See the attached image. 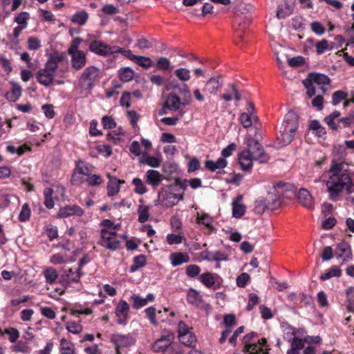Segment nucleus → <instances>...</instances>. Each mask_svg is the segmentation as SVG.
I'll list each match as a JSON object with an SVG mask.
<instances>
[{
  "mask_svg": "<svg viewBox=\"0 0 354 354\" xmlns=\"http://www.w3.org/2000/svg\"><path fill=\"white\" fill-rule=\"evenodd\" d=\"M192 102V96L186 84L180 85L174 84L172 86V92L167 95L165 106L170 111H177L178 115L183 117L186 111L183 107L189 105Z\"/></svg>",
  "mask_w": 354,
  "mask_h": 354,
  "instance_id": "1",
  "label": "nucleus"
},
{
  "mask_svg": "<svg viewBox=\"0 0 354 354\" xmlns=\"http://www.w3.org/2000/svg\"><path fill=\"white\" fill-rule=\"evenodd\" d=\"M180 178H172L167 185H163L160 190V197L162 198L163 207H173L183 198L185 189L184 183H178Z\"/></svg>",
  "mask_w": 354,
  "mask_h": 354,
  "instance_id": "2",
  "label": "nucleus"
},
{
  "mask_svg": "<svg viewBox=\"0 0 354 354\" xmlns=\"http://www.w3.org/2000/svg\"><path fill=\"white\" fill-rule=\"evenodd\" d=\"M298 127L297 115L292 111L288 112L281 128L280 135L277 136V140L282 146H286L292 141Z\"/></svg>",
  "mask_w": 354,
  "mask_h": 354,
  "instance_id": "3",
  "label": "nucleus"
},
{
  "mask_svg": "<svg viewBox=\"0 0 354 354\" xmlns=\"http://www.w3.org/2000/svg\"><path fill=\"white\" fill-rule=\"evenodd\" d=\"M273 192H269L271 197L278 196L281 202V196L283 198L291 199L297 194V187L292 183L279 181L273 185Z\"/></svg>",
  "mask_w": 354,
  "mask_h": 354,
  "instance_id": "4",
  "label": "nucleus"
},
{
  "mask_svg": "<svg viewBox=\"0 0 354 354\" xmlns=\"http://www.w3.org/2000/svg\"><path fill=\"white\" fill-rule=\"evenodd\" d=\"M281 206L278 196L274 198L268 195V198L262 196L257 198L254 204V212L257 215H262L266 209L274 210Z\"/></svg>",
  "mask_w": 354,
  "mask_h": 354,
  "instance_id": "5",
  "label": "nucleus"
},
{
  "mask_svg": "<svg viewBox=\"0 0 354 354\" xmlns=\"http://www.w3.org/2000/svg\"><path fill=\"white\" fill-rule=\"evenodd\" d=\"M100 69L95 66H90L86 68L79 79L80 86L82 89H91L98 80Z\"/></svg>",
  "mask_w": 354,
  "mask_h": 354,
  "instance_id": "6",
  "label": "nucleus"
},
{
  "mask_svg": "<svg viewBox=\"0 0 354 354\" xmlns=\"http://www.w3.org/2000/svg\"><path fill=\"white\" fill-rule=\"evenodd\" d=\"M270 346L265 337L259 339L252 344L243 346L242 351L245 354H270Z\"/></svg>",
  "mask_w": 354,
  "mask_h": 354,
  "instance_id": "7",
  "label": "nucleus"
},
{
  "mask_svg": "<svg viewBox=\"0 0 354 354\" xmlns=\"http://www.w3.org/2000/svg\"><path fill=\"white\" fill-rule=\"evenodd\" d=\"M250 138H248L246 139V148L241 149L238 155L239 162L241 165V169L243 171H250L253 166V164H252V159H250V158L255 151V149L250 148Z\"/></svg>",
  "mask_w": 354,
  "mask_h": 354,
  "instance_id": "8",
  "label": "nucleus"
},
{
  "mask_svg": "<svg viewBox=\"0 0 354 354\" xmlns=\"http://www.w3.org/2000/svg\"><path fill=\"white\" fill-rule=\"evenodd\" d=\"M250 148L254 149L255 151L252 155L250 159H252V164L254 161H257L259 163H266L269 159V155L266 153L263 146L254 138H250Z\"/></svg>",
  "mask_w": 354,
  "mask_h": 354,
  "instance_id": "9",
  "label": "nucleus"
},
{
  "mask_svg": "<svg viewBox=\"0 0 354 354\" xmlns=\"http://www.w3.org/2000/svg\"><path fill=\"white\" fill-rule=\"evenodd\" d=\"M200 281L207 288L213 290L219 289L223 282L222 278L216 273L210 272H203L200 275Z\"/></svg>",
  "mask_w": 354,
  "mask_h": 354,
  "instance_id": "10",
  "label": "nucleus"
},
{
  "mask_svg": "<svg viewBox=\"0 0 354 354\" xmlns=\"http://www.w3.org/2000/svg\"><path fill=\"white\" fill-rule=\"evenodd\" d=\"M187 301L192 306L200 307L205 311H208L211 309V306L205 302L199 292L192 288L187 291Z\"/></svg>",
  "mask_w": 354,
  "mask_h": 354,
  "instance_id": "11",
  "label": "nucleus"
},
{
  "mask_svg": "<svg viewBox=\"0 0 354 354\" xmlns=\"http://www.w3.org/2000/svg\"><path fill=\"white\" fill-rule=\"evenodd\" d=\"M98 244L112 251H115L120 247V241L111 237L109 234V230L106 228H102L100 230V239Z\"/></svg>",
  "mask_w": 354,
  "mask_h": 354,
  "instance_id": "12",
  "label": "nucleus"
},
{
  "mask_svg": "<svg viewBox=\"0 0 354 354\" xmlns=\"http://www.w3.org/2000/svg\"><path fill=\"white\" fill-rule=\"evenodd\" d=\"M129 305L124 300H120L115 308V314L117 317V323L122 326H126L129 319Z\"/></svg>",
  "mask_w": 354,
  "mask_h": 354,
  "instance_id": "13",
  "label": "nucleus"
},
{
  "mask_svg": "<svg viewBox=\"0 0 354 354\" xmlns=\"http://www.w3.org/2000/svg\"><path fill=\"white\" fill-rule=\"evenodd\" d=\"M327 180L326 185L327 190L329 193L330 200L336 202L339 200V194L344 189V184H342L343 178H337V180H333L334 178H330Z\"/></svg>",
  "mask_w": 354,
  "mask_h": 354,
  "instance_id": "14",
  "label": "nucleus"
},
{
  "mask_svg": "<svg viewBox=\"0 0 354 354\" xmlns=\"http://www.w3.org/2000/svg\"><path fill=\"white\" fill-rule=\"evenodd\" d=\"M174 339V335L171 332H167L155 341L152 345L153 351L156 353H163L172 344Z\"/></svg>",
  "mask_w": 354,
  "mask_h": 354,
  "instance_id": "15",
  "label": "nucleus"
},
{
  "mask_svg": "<svg viewBox=\"0 0 354 354\" xmlns=\"http://www.w3.org/2000/svg\"><path fill=\"white\" fill-rule=\"evenodd\" d=\"M37 79L39 84L43 86H50L55 77V71L50 69L48 66L44 65V67L37 73Z\"/></svg>",
  "mask_w": 354,
  "mask_h": 354,
  "instance_id": "16",
  "label": "nucleus"
},
{
  "mask_svg": "<svg viewBox=\"0 0 354 354\" xmlns=\"http://www.w3.org/2000/svg\"><path fill=\"white\" fill-rule=\"evenodd\" d=\"M111 341L117 348L130 347L136 342L134 338L130 334L122 335L119 333L113 334Z\"/></svg>",
  "mask_w": 354,
  "mask_h": 354,
  "instance_id": "17",
  "label": "nucleus"
},
{
  "mask_svg": "<svg viewBox=\"0 0 354 354\" xmlns=\"http://www.w3.org/2000/svg\"><path fill=\"white\" fill-rule=\"evenodd\" d=\"M335 256L337 259H341L343 262L352 259L353 253L351 245L346 241L338 243L335 248Z\"/></svg>",
  "mask_w": 354,
  "mask_h": 354,
  "instance_id": "18",
  "label": "nucleus"
},
{
  "mask_svg": "<svg viewBox=\"0 0 354 354\" xmlns=\"http://www.w3.org/2000/svg\"><path fill=\"white\" fill-rule=\"evenodd\" d=\"M329 171L336 177H350L351 175L349 165L345 162H333Z\"/></svg>",
  "mask_w": 354,
  "mask_h": 354,
  "instance_id": "19",
  "label": "nucleus"
},
{
  "mask_svg": "<svg viewBox=\"0 0 354 354\" xmlns=\"http://www.w3.org/2000/svg\"><path fill=\"white\" fill-rule=\"evenodd\" d=\"M84 210L78 205H66L63 207H61L58 212H57V216L59 218H67L71 216H82L84 214Z\"/></svg>",
  "mask_w": 354,
  "mask_h": 354,
  "instance_id": "20",
  "label": "nucleus"
},
{
  "mask_svg": "<svg viewBox=\"0 0 354 354\" xmlns=\"http://www.w3.org/2000/svg\"><path fill=\"white\" fill-rule=\"evenodd\" d=\"M84 274L82 272H77V269L73 270L69 269L66 272L65 274H62L60 277V283L63 286H69L71 283H78L81 277Z\"/></svg>",
  "mask_w": 354,
  "mask_h": 354,
  "instance_id": "21",
  "label": "nucleus"
},
{
  "mask_svg": "<svg viewBox=\"0 0 354 354\" xmlns=\"http://www.w3.org/2000/svg\"><path fill=\"white\" fill-rule=\"evenodd\" d=\"M307 79L313 83V84L320 86V89L323 93L326 91V88L325 86L330 84L329 77L327 75L321 73H310L308 75Z\"/></svg>",
  "mask_w": 354,
  "mask_h": 354,
  "instance_id": "22",
  "label": "nucleus"
},
{
  "mask_svg": "<svg viewBox=\"0 0 354 354\" xmlns=\"http://www.w3.org/2000/svg\"><path fill=\"white\" fill-rule=\"evenodd\" d=\"M227 160L224 158H219L216 161L207 160L204 162V167L206 169L217 174H222L221 171L227 166Z\"/></svg>",
  "mask_w": 354,
  "mask_h": 354,
  "instance_id": "23",
  "label": "nucleus"
},
{
  "mask_svg": "<svg viewBox=\"0 0 354 354\" xmlns=\"http://www.w3.org/2000/svg\"><path fill=\"white\" fill-rule=\"evenodd\" d=\"M297 196L299 203L307 209H312L313 207L314 202L313 197L308 190L304 188L299 189Z\"/></svg>",
  "mask_w": 354,
  "mask_h": 354,
  "instance_id": "24",
  "label": "nucleus"
},
{
  "mask_svg": "<svg viewBox=\"0 0 354 354\" xmlns=\"http://www.w3.org/2000/svg\"><path fill=\"white\" fill-rule=\"evenodd\" d=\"M89 49L91 51L96 54L104 56L114 53L113 50H112L111 47L104 44L100 41H92L89 46Z\"/></svg>",
  "mask_w": 354,
  "mask_h": 354,
  "instance_id": "25",
  "label": "nucleus"
},
{
  "mask_svg": "<svg viewBox=\"0 0 354 354\" xmlns=\"http://www.w3.org/2000/svg\"><path fill=\"white\" fill-rule=\"evenodd\" d=\"M243 201V196L238 195L236 198L232 201V216L235 218H241L246 210V206L241 203Z\"/></svg>",
  "mask_w": 354,
  "mask_h": 354,
  "instance_id": "26",
  "label": "nucleus"
},
{
  "mask_svg": "<svg viewBox=\"0 0 354 354\" xmlns=\"http://www.w3.org/2000/svg\"><path fill=\"white\" fill-rule=\"evenodd\" d=\"M71 57V66L76 70H80L86 64V54L84 51L69 54Z\"/></svg>",
  "mask_w": 354,
  "mask_h": 354,
  "instance_id": "27",
  "label": "nucleus"
},
{
  "mask_svg": "<svg viewBox=\"0 0 354 354\" xmlns=\"http://www.w3.org/2000/svg\"><path fill=\"white\" fill-rule=\"evenodd\" d=\"M204 260H207L208 261H227L229 259V256L222 252L221 251H206L205 255L203 257Z\"/></svg>",
  "mask_w": 354,
  "mask_h": 354,
  "instance_id": "28",
  "label": "nucleus"
},
{
  "mask_svg": "<svg viewBox=\"0 0 354 354\" xmlns=\"http://www.w3.org/2000/svg\"><path fill=\"white\" fill-rule=\"evenodd\" d=\"M171 264L174 267L179 266L183 263H188L190 260V257L187 252H174L169 256Z\"/></svg>",
  "mask_w": 354,
  "mask_h": 354,
  "instance_id": "29",
  "label": "nucleus"
},
{
  "mask_svg": "<svg viewBox=\"0 0 354 354\" xmlns=\"http://www.w3.org/2000/svg\"><path fill=\"white\" fill-rule=\"evenodd\" d=\"M107 183V195L109 196H114L117 195L120 191V186L124 183L120 178H109Z\"/></svg>",
  "mask_w": 354,
  "mask_h": 354,
  "instance_id": "30",
  "label": "nucleus"
},
{
  "mask_svg": "<svg viewBox=\"0 0 354 354\" xmlns=\"http://www.w3.org/2000/svg\"><path fill=\"white\" fill-rule=\"evenodd\" d=\"M64 61V56L62 54L55 52L50 55L45 65L48 66L50 69H53L56 71L59 63Z\"/></svg>",
  "mask_w": 354,
  "mask_h": 354,
  "instance_id": "31",
  "label": "nucleus"
},
{
  "mask_svg": "<svg viewBox=\"0 0 354 354\" xmlns=\"http://www.w3.org/2000/svg\"><path fill=\"white\" fill-rule=\"evenodd\" d=\"M10 346V349L15 353H21L22 354H30L32 352V348L28 346V342L19 340Z\"/></svg>",
  "mask_w": 354,
  "mask_h": 354,
  "instance_id": "32",
  "label": "nucleus"
},
{
  "mask_svg": "<svg viewBox=\"0 0 354 354\" xmlns=\"http://www.w3.org/2000/svg\"><path fill=\"white\" fill-rule=\"evenodd\" d=\"M147 264V259L145 254H139L133 257V264L129 268V272L133 273L145 267Z\"/></svg>",
  "mask_w": 354,
  "mask_h": 354,
  "instance_id": "33",
  "label": "nucleus"
},
{
  "mask_svg": "<svg viewBox=\"0 0 354 354\" xmlns=\"http://www.w3.org/2000/svg\"><path fill=\"white\" fill-rule=\"evenodd\" d=\"M10 91L6 93V97L10 102H16L21 95V86L18 84L13 83Z\"/></svg>",
  "mask_w": 354,
  "mask_h": 354,
  "instance_id": "34",
  "label": "nucleus"
},
{
  "mask_svg": "<svg viewBox=\"0 0 354 354\" xmlns=\"http://www.w3.org/2000/svg\"><path fill=\"white\" fill-rule=\"evenodd\" d=\"M219 88V81L217 77H211L207 81L203 88L204 92H209L211 94H216Z\"/></svg>",
  "mask_w": 354,
  "mask_h": 354,
  "instance_id": "35",
  "label": "nucleus"
},
{
  "mask_svg": "<svg viewBox=\"0 0 354 354\" xmlns=\"http://www.w3.org/2000/svg\"><path fill=\"white\" fill-rule=\"evenodd\" d=\"M179 342L189 347V348H194L196 346V337L195 335L193 333H191L189 334H186V335H180Z\"/></svg>",
  "mask_w": 354,
  "mask_h": 354,
  "instance_id": "36",
  "label": "nucleus"
},
{
  "mask_svg": "<svg viewBox=\"0 0 354 354\" xmlns=\"http://www.w3.org/2000/svg\"><path fill=\"white\" fill-rule=\"evenodd\" d=\"M53 189L51 187H46L44 190V205L48 209H51L55 206V203L53 199Z\"/></svg>",
  "mask_w": 354,
  "mask_h": 354,
  "instance_id": "37",
  "label": "nucleus"
},
{
  "mask_svg": "<svg viewBox=\"0 0 354 354\" xmlns=\"http://www.w3.org/2000/svg\"><path fill=\"white\" fill-rule=\"evenodd\" d=\"M342 275V270L337 266H333L326 273L320 276L322 281H326L332 277H339Z\"/></svg>",
  "mask_w": 354,
  "mask_h": 354,
  "instance_id": "38",
  "label": "nucleus"
},
{
  "mask_svg": "<svg viewBox=\"0 0 354 354\" xmlns=\"http://www.w3.org/2000/svg\"><path fill=\"white\" fill-rule=\"evenodd\" d=\"M292 6L286 2L283 5L278 7L277 16L279 18L284 19L292 14Z\"/></svg>",
  "mask_w": 354,
  "mask_h": 354,
  "instance_id": "39",
  "label": "nucleus"
},
{
  "mask_svg": "<svg viewBox=\"0 0 354 354\" xmlns=\"http://www.w3.org/2000/svg\"><path fill=\"white\" fill-rule=\"evenodd\" d=\"M76 175L90 176V170L84 162H77L72 177H75Z\"/></svg>",
  "mask_w": 354,
  "mask_h": 354,
  "instance_id": "40",
  "label": "nucleus"
},
{
  "mask_svg": "<svg viewBox=\"0 0 354 354\" xmlns=\"http://www.w3.org/2000/svg\"><path fill=\"white\" fill-rule=\"evenodd\" d=\"M257 120V116H252L245 113H242L239 117L241 124L245 129L250 127L252 124V122Z\"/></svg>",
  "mask_w": 354,
  "mask_h": 354,
  "instance_id": "41",
  "label": "nucleus"
},
{
  "mask_svg": "<svg viewBox=\"0 0 354 354\" xmlns=\"http://www.w3.org/2000/svg\"><path fill=\"white\" fill-rule=\"evenodd\" d=\"M44 274L46 279V281L48 284L54 283L58 277V273L57 270L52 268H47L44 271Z\"/></svg>",
  "mask_w": 354,
  "mask_h": 354,
  "instance_id": "42",
  "label": "nucleus"
},
{
  "mask_svg": "<svg viewBox=\"0 0 354 354\" xmlns=\"http://www.w3.org/2000/svg\"><path fill=\"white\" fill-rule=\"evenodd\" d=\"M149 207L147 205H140L138 208V222L144 223L149 219Z\"/></svg>",
  "mask_w": 354,
  "mask_h": 354,
  "instance_id": "43",
  "label": "nucleus"
},
{
  "mask_svg": "<svg viewBox=\"0 0 354 354\" xmlns=\"http://www.w3.org/2000/svg\"><path fill=\"white\" fill-rule=\"evenodd\" d=\"M196 221L199 225H203L207 227H210L213 222V218L207 213H203L201 216L198 213Z\"/></svg>",
  "mask_w": 354,
  "mask_h": 354,
  "instance_id": "44",
  "label": "nucleus"
},
{
  "mask_svg": "<svg viewBox=\"0 0 354 354\" xmlns=\"http://www.w3.org/2000/svg\"><path fill=\"white\" fill-rule=\"evenodd\" d=\"M30 19V15L27 12H21L19 13L15 18L14 21L16 22L19 26L27 28L28 20Z\"/></svg>",
  "mask_w": 354,
  "mask_h": 354,
  "instance_id": "45",
  "label": "nucleus"
},
{
  "mask_svg": "<svg viewBox=\"0 0 354 354\" xmlns=\"http://www.w3.org/2000/svg\"><path fill=\"white\" fill-rule=\"evenodd\" d=\"M31 214V210L28 203H24L19 212L18 219L20 222H26L29 220Z\"/></svg>",
  "mask_w": 354,
  "mask_h": 354,
  "instance_id": "46",
  "label": "nucleus"
},
{
  "mask_svg": "<svg viewBox=\"0 0 354 354\" xmlns=\"http://www.w3.org/2000/svg\"><path fill=\"white\" fill-rule=\"evenodd\" d=\"M120 79L123 82H129L133 78L134 71L129 68L126 67L122 68L119 73Z\"/></svg>",
  "mask_w": 354,
  "mask_h": 354,
  "instance_id": "47",
  "label": "nucleus"
},
{
  "mask_svg": "<svg viewBox=\"0 0 354 354\" xmlns=\"http://www.w3.org/2000/svg\"><path fill=\"white\" fill-rule=\"evenodd\" d=\"M25 27H23L21 26H17L15 27L13 30V32L12 35H8V37L10 39V44L11 46L12 47L13 45H18L19 44V37L22 32L24 29H25Z\"/></svg>",
  "mask_w": 354,
  "mask_h": 354,
  "instance_id": "48",
  "label": "nucleus"
},
{
  "mask_svg": "<svg viewBox=\"0 0 354 354\" xmlns=\"http://www.w3.org/2000/svg\"><path fill=\"white\" fill-rule=\"evenodd\" d=\"M162 354H184V350L180 344L173 342Z\"/></svg>",
  "mask_w": 354,
  "mask_h": 354,
  "instance_id": "49",
  "label": "nucleus"
},
{
  "mask_svg": "<svg viewBox=\"0 0 354 354\" xmlns=\"http://www.w3.org/2000/svg\"><path fill=\"white\" fill-rule=\"evenodd\" d=\"M176 76L182 82H187L190 80V71L185 68H180L174 71Z\"/></svg>",
  "mask_w": 354,
  "mask_h": 354,
  "instance_id": "50",
  "label": "nucleus"
},
{
  "mask_svg": "<svg viewBox=\"0 0 354 354\" xmlns=\"http://www.w3.org/2000/svg\"><path fill=\"white\" fill-rule=\"evenodd\" d=\"M60 353L61 354H74L73 345L65 339L60 341Z\"/></svg>",
  "mask_w": 354,
  "mask_h": 354,
  "instance_id": "51",
  "label": "nucleus"
},
{
  "mask_svg": "<svg viewBox=\"0 0 354 354\" xmlns=\"http://www.w3.org/2000/svg\"><path fill=\"white\" fill-rule=\"evenodd\" d=\"M172 178H146V182L148 185H151L153 188H156L158 186H163L167 185L169 180Z\"/></svg>",
  "mask_w": 354,
  "mask_h": 354,
  "instance_id": "52",
  "label": "nucleus"
},
{
  "mask_svg": "<svg viewBox=\"0 0 354 354\" xmlns=\"http://www.w3.org/2000/svg\"><path fill=\"white\" fill-rule=\"evenodd\" d=\"M201 269L196 264H190L186 268L185 273L190 278H195L200 274Z\"/></svg>",
  "mask_w": 354,
  "mask_h": 354,
  "instance_id": "53",
  "label": "nucleus"
},
{
  "mask_svg": "<svg viewBox=\"0 0 354 354\" xmlns=\"http://www.w3.org/2000/svg\"><path fill=\"white\" fill-rule=\"evenodd\" d=\"M88 17V14L86 12H78L73 16L72 21L78 25L82 26L86 23Z\"/></svg>",
  "mask_w": 354,
  "mask_h": 354,
  "instance_id": "54",
  "label": "nucleus"
},
{
  "mask_svg": "<svg viewBox=\"0 0 354 354\" xmlns=\"http://www.w3.org/2000/svg\"><path fill=\"white\" fill-rule=\"evenodd\" d=\"M133 185L135 186V192L138 194H144L147 192L145 185L141 178H133Z\"/></svg>",
  "mask_w": 354,
  "mask_h": 354,
  "instance_id": "55",
  "label": "nucleus"
},
{
  "mask_svg": "<svg viewBox=\"0 0 354 354\" xmlns=\"http://www.w3.org/2000/svg\"><path fill=\"white\" fill-rule=\"evenodd\" d=\"M133 58H136L134 62L142 67L148 68L153 65L152 60L149 57L137 55V57H133Z\"/></svg>",
  "mask_w": 354,
  "mask_h": 354,
  "instance_id": "56",
  "label": "nucleus"
},
{
  "mask_svg": "<svg viewBox=\"0 0 354 354\" xmlns=\"http://www.w3.org/2000/svg\"><path fill=\"white\" fill-rule=\"evenodd\" d=\"M184 239L183 235L176 234H168L166 236V240L169 245L180 244Z\"/></svg>",
  "mask_w": 354,
  "mask_h": 354,
  "instance_id": "57",
  "label": "nucleus"
},
{
  "mask_svg": "<svg viewBox=\"0 0 354 354\" xmlns=\"http://www.w3.org/2000/svg\"><path fill=\"white\" fill-rule=\"evenodd\" d=\"M0 66L6 75H9L12 71L11 62L3 55L0 56Z\"/></svg>",
  "mask_w": 354,
  "mask_h": 354,
  "instance_id": "58",
  "label": "nucleus"
},
{
  "mask_svg": "<svg viewBox=\"0 0 354 354\" xmlns=\"http://www.w3.org/2000/svg\"><path fill=\"white\" fill-rule=\"evenodd\" d=\"M28 49L30 50H37L41 48V41L34 37H30L27 39Z\"/></svg>",
  "mask_w": 354,
  "mask_h": 354,
  "instance_id": "59",
  "label": "nucleus"
},
{
  "mask_svg": "<svg viewBox=\"0 0 354 354\" xmlns=\"http://www.w3.org/2000/svg\"><path fill=\"white\" fill-rule=\"evenodd\" d=\"M309 127L310 129L315 131L316 132V134L319 137H322L326 134V131H325L324 127L321 126L319 122L317 120L312 121Z\"/></svg>",
  "mask_w": 354,
  "mask_h": 354,
  "instance_id": "60",
  "label": "nucleus"
},
{
  "mask_svg": "<svg viewBox=\"0 0 354 354\" xmlns=\"http://www.w3.org/2000/svg\"><path fill=\"white\" fill-rule=\"evenodd\" d=\"M131 299L133 301V308L134 309H140L142 307L146 306V301L144 298L140 297L139 295L133 294L131 296Z\"/></svg>",
  "mask_w": 354,
  "mask_h": 354,
  "instance_id": "61",
  "label": "nucleus"
},
{
  "mask_svg": "<svg viewBox=\"0 0 354 354\" xmlns=\"http://www.w3.org/2000/svg\"><path fill=\"white\" fill-rule=\"evenodd\" d=\"M66 329L71 333L78 334L82 330V326L76 322H69L66 324Z\"/></svg>",
  "mask_w": 354,
  "mask_h": 354,
  "instance_id": "62",
  "label": "nucleus"
},
{
  "mask_svg": "<svg viewBox=\"0 0 354 354\" xmlns=\"http://www.w3.org/2000/svg\"><path fill=\"white\" fill-rule=\"evenodd\" d=\"M5 333L8 335V339L11 343L17 342L19 337V333L15 328H8L5 330Z\"/></svg>",
  "mask_w": 354,
  "mask_h": 354,
  "instance_id": "63",
  "label": "nucleus"
},
{
  "mask_svg": "<svg viewBox=\"0 0 354 354\" xmlns=\"http://www.w3.org/2000/svg\"><path fill=\"white\" fill-rule=\"evenodd\" d=\"M250 279V276L249 274L246 272H243L239 274L236 278V285L239 288H244L248 284L249 280Z\"/></svg>",
  "mask_w": 354,
  "mask_h": 354,
  "instance_id": "64",
  "label": "nucleus"
}]
</instances>
